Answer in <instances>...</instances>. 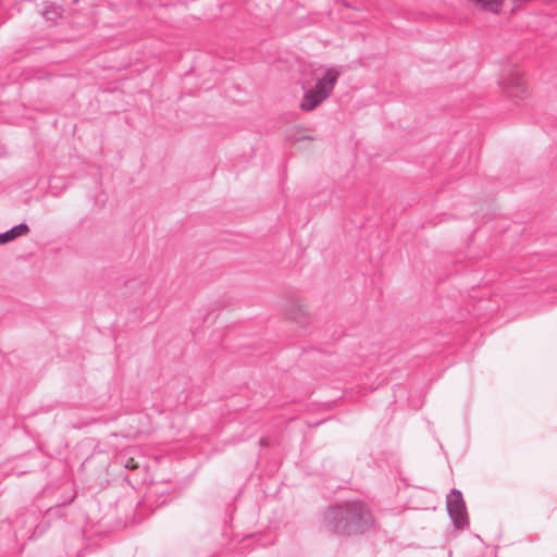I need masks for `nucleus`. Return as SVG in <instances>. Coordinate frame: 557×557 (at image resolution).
<instances>
[{
    "instance_id": "f257e3e1",
    "label": "nucleus",
    "mask_w": 557,
    "mask_h": 557,
    "mask_svg": "<svg viewBox=\"0 0 557 557\" xmlns=\"http://www.w3.org/2000/svg\"><path fill=\"white\" fill-rule=\"evenodd\" d=\"M372 522L370 511L360 502L330 507L324 513L326 528L338 534L363 532Z\"/></svg>"
},
{
    "instance_id": "f03ea898",
    "label": "nucleus",
    "mask_w": 557,
    "mask_h": 557,
    "mask_svg": "<svg viewBox=\"0 0 557 557\" xmlns=\"http://www.w3.org/2000/svg\"><path fill=\"white\" fill-rule=\"evenodd\" d=\"M341 75L336 67H330L324 75L318 78L314 87L308 89L300 103L304 111H312L332 94L335 84Z\"/></svg>"
},
{
    "instance_id": "7ed1b4c3",
    "label": "nucleus",
    "mask_w": 557,
    "mask_h": 557,
    "mask_svg": "<svg viewBox=\"0 0 557 557\" xmlns=\"http://www.w3.org/2000/svg\"><path fill=\"white\" fill-rule=\"evenodd\" d=\"M499 86L515 103H519L527 92V86L521 74L513 67H506L499 79Z\"/></svg>"
},
{
    "instance_id": "20e7f679",
    "label": "nucleus",
    "mask_w": 557,
    "mask_h": 557,
    "mask_svg": "<svg viewBox=\"0 0 557 557\" xmlns=\"http://www.w3.org/2000/svg\"><path fill=\"white\" fill-rule=\"evenodd\" d=\"M447 510L457 529H461L468 524L466 504L460 491L454 488L447 495Z\"/></svg>"
},
{
    "instance_id": "39448f33",
    "label": "nucleus",
    "mask_w": 557,
    "mask_h": 557,
    "mask_svg": "<svg viewBox=\"0 0 557 557\" xmlns=\"http://www.w3.org/2000/svg\"><path fill=\"white\" fill-rule=\"evenodd\" d=\"M29 231V227L26 223H21L18 225L13 226L9 231L0 234V245L7 244L20 236L26 235Z\"/></svg>"
},
{
    "instance_id": "423d86ee",
    "label": "nucleus",
    "mask_w": 557,
    "mask_h": 557,
    "mask_svg": "<svg viewBox=\"0 0 557 557\" xmlns=\"http://www.w3.org/2000/svg\"><path fill=\"white\" fill-rule=\"evenodd\" d=\"M475 4L488 10L493 13H498L503 7V0H471Z\"/></svg>"
},
{
    "instance_id": "0eeeda50",
    "label": "nucleus",
    "mask_w": 557,
    "mask_h": 557,
    "mask_svg": "<svg viewBox=\"0 0 557 557\" xmlns=\"http://www.w3.org/2000/svg\"><path fill=\"white\" fill-rule=\"evenodd\" d=\"M47 21L54 22L60 16L59 8L54 4H49L42 12Z\"/></svg>"
},
{
    "instance_id": "6e6552de",
    "label": "nucleus",
    "mask_w": 557,
    "mask_h": 557,
    "mask_svg": "<svg viewBox=\"0 0 557 557\" xmlns=\"http://www.w3.org/2000/svg\"><path fill=\"white\" fill-rule=\"evenodd\" d=\"M37 521V518L34 515L26 516L24 518L23 523L29 522V529H32Z\"/></svg>"
},
{
    "instance_id": "1a4fd4ad",
    "label": "nucleus",
    "mask_w": 557,
    "mask_h": 557,
    "mask_svg": "<svg viewBox=\"0 0 557 557\" xmlns=\"http://www.w3.org/2000/svg\"><path fill=\"white\" fill-rule=\"evenodd\" d=\"M126 466L131 467V468H135V465H133V460L128 461V463Z\"/></svg>"
},
{
    "instance_id": "9d476101",
    "label": "nucleus",
    "mask_w": 557,
    "mask_h": 557,
    "mask_svg": "<svg viewBox=\"0 0 557 557\" xmlns=\"http://www.w3.org/2000/svg\"><path fill=\"white\" fill-rule=\"evenodd\" d=\"M20 524V519H17L15 522H14V528H17V525Z\"/></svg>"
}]
</instances>
